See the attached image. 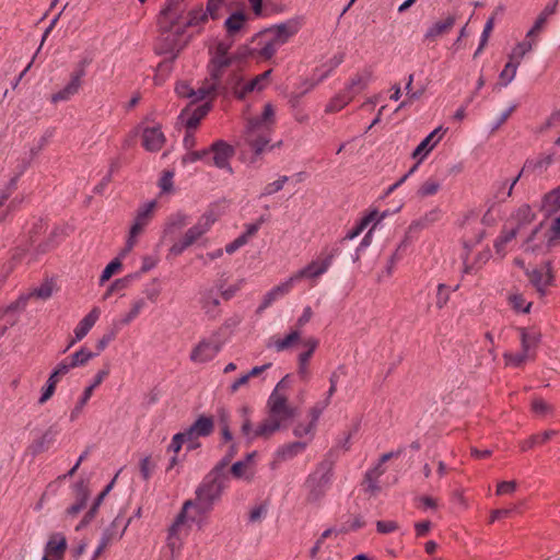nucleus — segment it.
Instances as JSON below:
<instances>
[{
	"mask_svg": "<svg viewBox=\"0 0 560 560\" xmlns=\"http://www.w3.org/2000/svg\"><path fill=\"white\" fill-rule=\"evenodd\" d=\"M73 489L75 492L77 501L86 503L90 497L88 483L84 480H80L74 485Z\"/></svg>",
	"mask_w": 560,
	"mask_h": 560,
	"instance_id": "338daca9",
	"label": "nucleus"
},
{
	"mask_svg": "<svg viewBox=\"0 0 560 560\" xmlns=\"http://www.w3.org/2000/svg\"><path fill=\"white\" fill-rule=\"evenodd\" d=\"M557 431L555 430H546L541 434H534L528 440L521 443V450L526 452L533 448L536 444H542L549 441L551 438L557 435Z\"/></svg>",
	"mask_w": 560,
	"mask_h": 560,
	"instance_id": "58836bf2",
	"label": "nucleus"
},
{
	"mask_svg": "<svg viewBox=\"0 0 560 560\" xmlns=\"http://www.w3.org/2000/svg\"><path fill=\"white\" fill-rule=\"evenodd\" d=\"M529 354L522 350L521 353H504L503 358L506 364H512L514 366H522Z\"/></svg>",
	"mask_w": 560,
	"mask_h": 560,
	"instance_id": "69168bd1",
	"label": "nucleus"
},
{
	"mask_svg": "<svg viewBox=\"0 0 560 560\" xmlns=\"http://www.w3.org/2000/svg\"><path fill=\"white\" fill-rule=\"evenodd\" d=\"M271 70H267L248 82L235 78V82H231L230 86L234 90V94L238 98L245 97L250 92H259L266 89L270 82Z\"/></svg>",
	"mask_w": 560,
	"mask_h": 560,
	"instance_id": "9b49d317",
	"label": "nucleus"
},
{
	"mask_svg": "<svg viewBox=\"0 0 560 560\" xmlns=\"http://www.w3.org/2000/svg\"><path fill=\"white\" fill-rule=\"evenodd\" d=\"M101 311L98 307L94 306L88 315H85L78 326L74 328V335L77 339H83L91 328L95 325L100 317Z\"/></svg>",
	"mask_w": 560,
	"mask_h": 560,
	"instance_id": "bb28decb",
	"label": "nucleus"
},
{
	"mask_svg": "<svg viewBox=\"0 0 560 560\" xmlns=\"http://www.w3.org/2000/svg\"><path fill=\"white\" fill-rule=\"evenodd\" d=\"M187 4L185 0H165L156 19L160 32L158 51L168 55L174 60L187 46L190 36L187 35Z\"/></svg>",
	"mask_w": 560,
	"mask_h": 560,
	"instance_id": "f03ea898",
	"label": "nucleus"
},
{
	"mask_svg": "<svg viewBox=\"0 0 560 560\" xmlns=\"http://www.w3.org/2000/svg\"><path fill=\"white\" fill-rule=\"evenodd\" d=\"M208 13L201 8L191 10L189 12L186 11L187 28L189 26L195 27L205 23L208 20Z\"/></svg>",
	"mask_w": 560,
	"mask_h": 560,
	"instance_id": "de8ad7c7",
	"label": "nucleus"
},
{
	"mask_svg": "<svg viewBox=\"0 0 560 560\" xmlns=\"http://www.w3.org/2000/svg\"><path fill=\"white\" fill-rule=\"evenodd\" d=\"M302 26V20L294 18L285 21L284 23L275 25L267 31V36L272 37L280 46L289 42Z\"/></svg>",
	"mask_w": 560,
	"mask_h": 560,
	"instance_id": "2eb2a0df",
	"label": "nucleus"
},
{
	"mask_svg": "<svg viewBox=\"0 0 560 560\" xmlns=\"http://www.w3.org/2000/svg\"><path fill=\"white\" fill-rule=\"evenodd\" d=\"M165 137L158 126L147 127L142 132V144L145 150L155 152L162 149Z\"/></svg>",
	"mask_w": 560,
	"mask_h": 560,
	"instance_id": "4be33fe9",
	"label": "nucleus"
},
{
	"mask_svg": "<svg viewBox=\"0 0 560 560\" xmlns=\"http://www.w3.org/2000/svg\"><path fill=\"white\" fill-rule=\"evenodd\" d=\"M208 150L209 153L212 152L213 154L212 161L214 166L222 170H228L230 173L232 172V167L230 165V159L234 154V149L232 145L220 140L214 142Z\"/></svg>",
	"mask_w": 560,
	"mask_h": 560,
	"instance_id": "f3484780",
	"label": "nucleus"
},
{
	"mask_svg": "<svg viewBox=\"0 0 560 560\" xmlns=\"http://www.w3.org/2000/svg\"><path fill=\"white\" fill-rule=\"evenodd\" d=\"M345 60V52H337L327 62L316 69L318 73L327 72V77Z\"/></svg>",
	"mask_w": 560,
	"mask_h": 560,
	"instance_id": "8fccbe9b",
	"label": "nucleus"
},
{
	"mask_svg": "<svg viewBox=\"0 0 560 560\" xmlns=\"http://www.w3.org/2000/svg\"><path fill=\"white\" fill-rule=\"evenodd\" d=\"M190 508H195V503L192 502V500L185 501L180 512L178 513L174 523L170 527L171 538L177 534L178 527L185 523L187 518V511Z\"/></svg>",
	"mask_w": 560,
	"mask_h": 560,
	"instance_id": "a18cd8bd",
	"label": "nucleus"
},
{
	"mask_svg": "<svg viewBox=\"0 0 560 560\" xmlns=\"http://www.w3.org/2000/svg\"><path fill=\"white\" fill-rule=\"evenodd\" d=\"M509 303L512 306V308L516 312H522L524 314H527L530 312L532 302H528L525 306V300L522 294L520 293H513L509 296Z\"/></svg>",
	"mask_w": 560,
	"mask_h": 560,
	"instance_id": "864d4df0",
	"label": "nucleus"
},
{
	"mask_svg": "<svg viewBox=\"0 0 560 560\" xmlns=\"http://www.w3.org/2000/svg\"><path fill=\"white\" fill-rule=\"evenodd\" d=\"M491 257L489 248L478 249V247H464L462 254L464 262V272L469 273L481 268Z\"/></svg>",
	"mask_w": 560,
	"mask_h": 560,
	"instance_id": "dca6fc26",
	"label": "nucleus"
},
{
	"mask_svg": "<svg viewBox=\"0 0 560 560\" xmlns=\"http://www.w3.org/2000/svg\"><path fill=\"white\" fill-rule=\"evenodd\" d=\"M156 208V200L147 201L138 208L133 224L128 233L127 245H133L138 241V236L153 219Z\"/></svg>",
	"mask_w": 560,
	"mask_h": 560,
	"instance_id": "1a4fd4ad",
	"label": "nucleus"
},
{
	"mask_svg": "<svg viewBox=\"0 0 560 560\" xmlns=\"http://www.w3.org/2000/svg\"><path fill=\"white\" fill-rule=\"evenodd\" d=\"M521 336L522 350L525 352H529L532 348H536L539 342L541 335L537 331H528L527 328L520 327L517 328Z\"/></svg>",
	"mask_w": 560,
	"mask_h": 560,
	"instance_id": "f704fd0d",
	"label": "nucleus"
},
{
	"mask_svg": "<svg viewBox=\"0 0 560 560\" xmlns=\"http://www.w3.org/2000/svg\"><path fill=\"white\" fill-rule=\"evenodd\" d=\"M214 430V421L212 417L199 416L196 421L187 429L188 435H197L198 438L209 436Z\"/></svg>",
	"mask_w": 560,
	"mask_h": 560,
	"instance_id": "393cba45",
	"label": "nucleus"
},
{
	"mask_svg": "<svg viewBox=\"0 0 560 560\" xmlns=\"http://www.w3.org/2000/svg\"><path fill=\"white\" fill-rule=\"evenodd\" d=\"M210 106L203 104L194 109L192 114L187 118L186 126L188 129H194L198 126L199 121L207 115Z\"/></svg>",
	"mask_w": 560,
	"mask_h": 560,
	"instance_id": "09e8293b",
	"label": "nucleus"
},
{
	"mask_svg": "<svg viewBox=\"0 0 560 560\" xmlns=\"http://www.w3.org/2000/svg\"><path fill=\"white\" fill-rule=\"evenodd\" d=\"M236 453L237 446L235 443H232L225 456L219 463H217L211 470H213L215 474H220L221 476H228L226 467L231 463L232 458L236 455Z\"/></svg>",
	"mask_w": 560,
	"mask_h": 560,
	"instance_id": "79ce46f5",
	"label": "nucleus"
},
{
	"mask_svg": "<svg viewBox=\"0 0 560 560\" xmlns=\"http://www.w3.org/2000/svg\"><path fill=\"white\" fill-rule=\"evenodd\" d=\"M532 411L538 416L552 415L555 408L542 398H534L532 400Z\"/></svg>",
	"mask_w": 560,
	"mask_h": 560,
	"instance_id": "6e6d98bb",
	"label": "nucleus"
},
{
	"mask_svg": "<svg viewBox=\"0 0 560 560\" xmlns=\"http://www.w3.org/2000/svg\"><path fill=\"white\" fill-rule=\"evenodd\" d=\"M70 231H71V228L68 225H61V226L55 228L54 230H51V232L49 234V241L54 242V243L66 242L67 241L66 236L69 234Z\"/></svg>",
	"mask_w": 560,
	"mask_h": 560,
	"instance_id": "e2e57ef3",
	"label": "nucleus"
},
{
	"mask_svg": "<svg viewBox=\"0 0 560 560\" xmlns=\"http://www.w3.org/2000/svg\"><path fill=\"white\" fill-rule=\"evenodd\" d=\"M93 392H91V388H85L83 392L82 397L75 405V407L72 409L70 415V420L73 421L82 411L83 407L88 404L89 399L91 398Z\"/></svg>",
	"mask_w": 560,
	"mask_h": 560,
	"instance_id": "0e129e2a",
	"label": "nucleus"
},
{
	"mask_svg": "<svg viewBox=\"0 0 560 560\" xmlns=\"http://www.w3.org/2000/svg\"><path fill=\"white\" fill-rule=\"evenodd\" d=\"M552 163H553V154L552 153L541 154L535 159L527 160L524 164L522 172L509 185L506 195L508 196L512 195V190H513L515 184L517 183V180L520 179L523 172H525V171L542 172V171H546Z\"/></svg>",
	"mask_w": 560,
	"mask_h": 560,
	"instance_id": "6ab92c4d",
	"label": "nucleus"
},
{
	"mask_svg": "<svg viewBox=\"0 0 560 560\" xmlns=\"http://www.w3.org/2000/svg\"><path fill=\"white\" fill-rule=\"evenodd\" d=\"M247 16L242 11H236L232 13L226 20H225V28L226 32L230 35H235L238 33L246 24Z\"/></svg>",
	"mask_w": 560,
	"mask_h": 560,
	"instance_id": "72a5a7b5",
	"label": "nucleus"
},
{
	"mask_svg": "<svg viewBox=\"0 0 560 560\" xmlns=\"http://www.w3.org/2000/svg\"><path fill=\"white\" fill-rule=\"evenodd\" d=\"M295 282L296 280L292 275L287 281L272 288L269 292L265 294L264 300L258 310L261 311L269 307L272 304V302H275L277 299L288 294L292 290Z\"/></svg>",
	"mask_w": 560,
	"mask_h": 560,
	"instance_id": "b1692460",
	"label": "nucleus"
},
{
	"mask_svg": "<svg viewBox=\"0 0 560 560\" xmlns=\"http://www.w3.org/2000/svg\"><path fill=\"white\" fill-rule=\"evenodd\" d=\"M145 302L143 299L137 300L133 304L131 310L119 320V324L121 326H126L130 324L141 312V310L144 307Z\"/></svg>",
	"mask_w": 560,
	"mask_h": 560,
	"instance_id": "13d9d810",
	"label": "nucleus"
},
{
	"mask_svg": "<svg viewBox=\"0 0 560 560\" xmlns=\"http://www.w3.org/2000/svg\"><path fill=\"white\" fill-rule=\"evenodd\" d=\"M288 180V176H280L277 180L269 183L268 185L265 186L264 190L260 194V197L270 196L280 191Z\"/></svg>",
	"mask_w": 560,
	"mask_h": 560,
	"instance_id": "bf43d9fd",
	"label": "nucleus"
},
{
	"mask_svg": "<svg viewBox=\"0 0 560 560\" xmlns=\"http://www.w3.org/2000/svg\"><path fill=\"white\" fill-rule=\"evenodd\" d=\"M318 343H319L318 339H316L314 337H311V338L306 339L303 342V345L307 348V350L302 352V353H300L299 361H301L302 363H308V361L312 358L314 351L318 347Z\"/></svg>",
	"mask_w": 560,
	"mask_h": 560,
	"instance_id": "052dcab7",
	"label": "nucleus"
},
{
	"mask_svg": "<svg viewBox=\"0 0 560 560\" xmlns=\"http://www.w3.org/2000/svg\"><path fill=\"white\" fill-rule=\"evenodd\" d=\"M518 66L520 65L517 62L509 59L500 73V79L502 80L503 85H508L514 80Z\"/></svg>",
	"mask_w": 560,
	"mask_h": 560,
	"instance_id": "603ef678",
	"label": "nucleus"
},
{
	"mask_svg": "<svg viewBox=\"0 0 560 560\" xmlns=\"http://www.w3.org/2000/svg\"><path fill=\"white\" fill-rule=\"evenodd\" d=\"M81 86V83L69 80V82L60 91L51 95V103L57 104L60 102L69 101L71 97L79 93Z\"/></svg>",
	"mask_w": 560,
	"mask_h": 560,
	"instance_id": "7c9ffc66",
	"label": "nucleus"
},
{
	"mask_svg": "<svg viewBox=\"0 0 560 560\" xmlns=\"http://www.w3.org/2000/svg\"><path fill=\"white\" fill-rule=\"evenodd\" d=\"M190 508H195V503L192 502V500L185 501L180 512L178 513L174 523L170 527L171 538L177 534L178 527L185 523L187 518V511Z\"/></svg>",
	"mask_w": 560,
	"mask_h": 560,
	"instance_id": "c03bdc74",
	"label": "nucleus"
},
{
	"mask_svg": "<svg viewBox=\"0 0 560 560\" xmlns=\"http://www.w3.org/2000/svg\"><path fill=\"white\" fill-rule=\"evenodd\" d=\"M276 124V109L267 103L260 116L249 118L241 138V144L246 145L259 155L270 142Z\"/></svg>",
	"mask_w": 560,
	"mask_h": 560,
	"instance_id": "20e7f679",
	"label": "nucleus"
},
{
	"mask_svg": "<svg viewBox=\"0 0 560 560\" xmlns=\"http://www.w3.org/2000/svg\"><path fill=\"white\" fill-rule=\"evenodd\" d=\"M228 480V476H221L213 470L206 475L197 487L196 498L192 500L198 514H207L212 511L214 503L220 500Z\"/></svg>",
	"mask_w": 560,
	"mask_h": 560,
	"instance_id": "423d86ee",
	"label": "nucleus"
},
{
	"mask_svg": "<svg viewBox=\"0 0 560 560\" xmlns=\"http://www.w3.org/2000/svg\"><path fill=\"white\" fill-rule=\"evenodd\" d=\"M444 130L442 127L435 128L432 132H430L415 149L412 152V158L418 159L419 163L422 162L427 155L435 148V145L441 141Z\"/></svg>",
	"mask_w": 560,
	"mask_h": 560,
	"instance_id": "a211bd4d",
	"label": "nucleus"
},
{
	"mask_svg": "<svg viewBox=\"0 0 560 560\" xmlns=\"http://www.w3.org/2000/svg\"><path fill=\"white\" fill-rule=\"evenodd\" d=\"M98 353H94L86 348H81L79 351L71 354L68 359L72 364L73 369L84 366L90 360L97 357Z\"/></svg>",
	"mask_w": 560,
	"mask_h": 560,
	"instance_id": "ea45409f",
	"label": "nucleus"
},
{
	"mask_svg": "<svg viewBox=\"0 0 560 560\" xmlns=\"http://www.w3.org/2000/svg\"><path fill=\"white\" fill-rule=\"evenodd\" d=\"M100 505L101 504H98L97 502H93L92 506L89 509V511L85 513L81 522L78 524L75 528L77 530H80L81 528L88 526L94 520L98 512Z\"/></svg>",
	"mask_w": 560,
	"mask_h": 560,
	"instance_id": "774afa93",
	"label": "nucleus"
},
{
	"mask_svg": "<svg viewBox=\"0 0 560 560\" xmlns=\"http://www.w3.org/2000/svg\"><path fill=\"white\" fill-rule=\"evenodd\" d=\"M58 434V430L51 425L49 427L45 433L38 439L35 440L31 445V452L33 455H38L45 451H47L51 443H54L56 436Z\"/></svg>",
	"mask_w": 560,
	"mask_h": 560,
	"instance_id": "cd10ccee",
	"label": "nucleus"
},
{
	"mask_svg": "<svg viewBox=\"0 0 560 560\" xmlns=\"http://www.w3.org/2000/svg\"><path fill=\"white\" fill-rule=\"evenodd\" d=\"M288 386L289 375H285L277 384L276 388L272 390L268 398V417L260 424H258L255 430L252 429V420L249 418L250 408L248 406H243L241 408L240 411L243 417L241 432L247 438L248 442H252L258 438L269 439L281 428H285V422L288 420H291L296 416V409L289 406L285 395L280 394V390L285 389Z\"/></svg>",
	"mask_w": 560,
	"mask_h": 560,
	"instance_id": "f257e3e1",
	"label": "nucleus"
},
{
	"mask_svg": "<svg viewBox=\"0 0 560 560\" xmlns=\"http://www.w3.org/2000/svg\"><path fill=\"white\" fill-rule=\"evenodd\" d=\"M557 5H558V0H553L551 2H549L545 8L544 10L541 11V13L538 15V18L536 19L533 27L527 32L526 34V37L527 38H532L533 36H535L536 34H538L542 27L545 26L548 18L552 14L556 13L557 11Z\"/></svg>",
	"mask_w": 560,
	"mask_h": 560,
	"instance_id": "c85d7f7f",
	"label": "nucleus"
},
{
	"mask_svg": "<svg viewBox=\"0 0 560 560\" xmlns=\"http://www.w3.org/2000/svg\"><path fill=\"white\" fill-rule=\"evenodd\" d=\"M535 218V213L528 205H522L511 215L508 224L501 234L502 243L517 242L528 243L534 240V236L541 231H545V225L541 223L539 226L528 229V225Z\"/></svg>",
	"mask_w": 560,
	"mask_h": 560,
	"instance_id": "39448f33",
	"label": "nucleus"
},
{
	"mask_svg": "<svg viewBox=\"0 0 560 560\" xmlns=\"http://www.w3.org/2000/svg\"><path fill=\"white\" fill-rule=\"evenodd\" d=\"M525 273L529 279V282L540 293L545 292V288L550 285L553 280L552 267L550 260H545L539 267L533 270L525 269Z\"/></svg>",
	"mask_w": 560,
	"mask_h": 560,
	"instance_id": "4468645a",
	"label": "nucleus"
},
{
	"mask_svg": "<svg viewBox=\"0 0 560 560\" xmlns=\"http://www.w3.org/2000/svg\"><path fill=\"white\" fill-rule=\"evenodd\" d=\"M545 237L548 243L560 241V217L556 218L545 231Z\"/></svg>",
	"mask_w": 560,
	"mask_h": 560,
	"instance_id": "680f3d73",
	"label": "nucleus"
},
{
	"mask_svg": "<svg viewBox=\"0 0 560 560\" xmlns=\"http://www.w3.org/2000/svg\"><path fill=\"white\" fill-rule=\"evenodd\" d=\"M189 218L184 212H176L171 214L163 229V238L165 241H173L177 237L182 230L188 224Z\"/></svg>",
	"mask_w": 560,
	"mask_h": 560,
	"instance_id": "aec40b11",
	"label": "nucleus"
},
{
	"mask_svg": "<svg viewBox=\"0 0 560 560\" xmlns=\"http://www.w3.org/2000/svg\"><path fill=\"white\" fill-rule=\"evenodd\" d=\"M335 253L332 250H323L320 255L312 260L304 268L300 269L293 277L296 281L302 279H316L327 271L332 262Z\"/></svg>",
	"mask_w": 560,
	"mask_h": 560,
	"instance_id": "9d476101",
	"label": "nucleus"
},
{
	"mask_svg": "<svg viewBox=\"0 0 560 560\" xmlns=\"http://www.w3.org/2000/svg\"><path fill=\"white\" fill-rule=\"evenodd\" d=\"M67 549V539L63 534H52L45 547L43 560H62Z\"/></svg>",
	"mask_w": 560,
	"mask_h": 560,
	"instance_id": "412c9836",
	"label": "nucleus"
},
{
	"mask_svg": "<svg viewBox=\"0 0 560 560\" xmlns=\"http://www.w3.org/2000/svg\"><path fill=\"white\" fill-rule=\"evenodd\" d=\"M456 22L454 15L448 14L442 20L434 22L430 25L424 33V40L434 42L442 35L448 33Z\"/></svg>",
	"mask_w": 560,
	"mask_h": 560,
	"instance_id": "5701e85b",
	"label": "nucleus"
},
{
	"mask_svg": "<svg viewBox=\"0 0 560 560\" xmlns=\"http://www.w3.org/2000/svg\"><path fill=\"white\" fill-rule=\"evenodd\" d=\"M131 247H125L120 255L118 257H116L115 259H113L106 267L105 269L103 270L102 275H101V278H100V281L101 283H104L105 281L109 280L112 278L113 275H115L116 272L119 271V269L121 268V257H125L129 250H130Z\"/></svg>",
	"mask_w": 560,
	"mask_h": 560,
	"instance_id": "4c0bfd02",
	"label": "nucleus"
},
{
	"mask_svg": "<svg viewBox=\"0 0 560 560\" xmlns=\"http://www.w3.org/2000/svg\"><path fill=\"white\" fill-rule=\"evenodd\" d=\"M352 100L353 98L351 94H348L345 90H341L329 100L325 107V112L328 114L338 113L343 109Z\"/></svg>",
	"mask_w": 560,
	"mask_h": 560,
	"instance_id": "2f4dec72",
	"label": "nucleus"
},
{
	"mask_svg": "<svg viewBox=\"0 0 560 560\" xmlns=\"http://www.w3.org/2000/svg\"><path fill=\"white\" fill-rule=\"evenodd\" d=\"M129 523L130 518L124 524L122 517H120V515H117L115 520L112 522V524L103 533L112 534L113 540L119 539L122 537Z\"/></svg>",
	"mask_w": 560,
	"mask_h": 560,
	"instance_id": "a19ab883",
	"label": "nucleus"
},
{
	"mask_svg": "<svg viewBox=\"0 0 560 560\" xmlns=\"http://www.w3.org/2000/svg\"><path fill=\"white\" fill-rule=\"evenodd\" d=\"M306 447L305 442H293L284 445L279 452L278 455L283 459H289L301 453Z\"/></svg>",
	"mask_w": 560,
	"mask_h": 560,
	"instance_id": "49530a36",
	"label": "nucleus"
},
{
	"mask_svg": "<svg viewBox=\"0 0 560 560\" xmlns=\"http://www.w3.org/2000/svg\"><path fill=\"white\" fill-rule=\"evenodd\" d=\"M301 339V332L299 329L292 330L283 339L270 340L267 347H275L278 352H282L291 348L296 341Z\"/></svg>",
	"mask_w": 560,
	"mask_h": 560,
	"instance_id": "473e14b6",
	"label": "nucleus"
},
{
	"mask_svg": "<svg viewBox=\"0 0 560 560\" xmlns=\"http://www.w3.org/2000/svg\"><path fill=\"white\" fill-rule=\"evenodd\" d=\"M327 78V72L318 73L316 70L310 79L303 80L296 91V97H300L310 91H312L317 84L324 81Z\"/></svg>",
	"mask_w": 560,
	"mask_h": 560,
	"instance_id": "c9c22d12",
	"label": "nucleus"
},
{
	"mask_svg": "<svg viewBox=\"0 0 560 560\" xmlns=\"http://www.w3.org/2000/svg\"><path fill=\"white\" fill-rule=\"evenodd\" d=\"M371 78L372 75L370 71L355 73L350 78L348 83L345 85L343 90L348 94H351L352 98H354L357 94L366 89L371 81Z\"/></svg>",
	"mask_w": 560,
	"mask_h": 560,
	"instance_id": "a878e982",
	"label": "nucleus"
},
{
	"mask_svg": "<svg viewBox=\"0 0 560 560\" xmlns=\"http://www.w3.org/2000/svg\"><path fill=\"white\" fill-rule=\"evenodd\" d=\"M540 208L546 215H551L560 210V186L545 195Z\"/></svg>",
	"mask_w": 560,
	"mask_h": 560,
	"instance_id": "c756f323",
	"label": "nucleus"
},
{
	"mask_svg": "<svg viewBox=\"0 0 560 560\" xmlns=\"http://www.w3.org/2000/svg\"><path fill=\"white\" fill-rule=\"evenodd\" d=\"M281 46L270 36L265 35V39L261 42L259 55L265 59H270L275 56Z\"/></svg>",
	"mask_w": 560,
	"mask_h": 560,
	"instance_id": "37998d69",
	"label": "nucleus"
},
{
	"mask_svg": "<svg viewBox=\"0 0 560 560\" xmlns=\"http://www.w3.org/2000/svg\"><path fill=\"white\" fill-rule=\"evenodd\" d=\"M390 215L388 210L380 211L376 208H370L351 228H349L343 236V241H354L359 235L365 232L360 245H370L372 243L373 232L378 228L382 221Z\"/></svg>",
	"mask_w": 560,
	"mask_h": 560,
	"instance_id": "0eeeda50",
	"label": "nucleus"
},
{
	"mask_svg": "<svg viewBox=\"0 0 560 560\" xmlns=\"http://www.w3.org/2000/svg\"><path fill=\"white\" fill-rule=\"evenodd\" d=\"M223 342L218 339H202L191 350L189 359L195 363L211 361L222 349Z\"/></svg>",
	"mask_w": 560,
	"mask_h": 560,
	"instance_id": "ddd939ff",
	"label": "nucleus"
},
{
	"mask_svg": "<svg viewBox=\"0 0 560 560\" xmlns=\"http://www.w3.org/2000/svg\"><path fill=\"white\" fill-rule=\"evenodd\" d=\"M215 221L217 215L214 211H206L198 219V221L186 231L182 245H192L194 243L200 241L202 235L210 230V228L213 225Z\"/></svg>",
	"mask_w": 560,
	"mask_h": 560,
	"instance_id": "f8f14e48",
	"label": "nucleus"
},
{
	"mask_svg": "<svg viewBox=\"0 0 560 560\" xmlns=\"http://www.w3.org/2000/svg\"><path fill=\"white\" fill-rule=\"evenodd\" d=\"M54 288H55L54 281L47 279L40 284V287L34 289L31 292V295L36 296L42 300H47L52 295Z\"/></svg>",
	"mask_w": 560,
	"mask_h": 560,
	"instance_id": "3c124183",
	"label": "nucleus"
},
{
	"mask_svg": "<svg viewBox=\"0 0 560 560\" xmlns=\"http://www.w3.org/2000/svg\"><path fill=\"white\" fill-rule=\"evenodd\" d=\"M534 45H535V42L526 37L525 40L516 44L513 47V49L511 50V52L509 55V59H511L520 65L522 59L525 57V55L528 54L529 51H532V49L534 48Z\"/></svg>",
	"mask_w": 560,
	"mask_h": 560,
	"instance_id": "e433bc0d",
	"label": "nucleus"
},
{
	"mask_svg": "<svg viewBox=\"0 0 560 560\" xmlns=\"http://www.w3.org/2000/svg\"><path fill=\"white\" fill-rule=\"evenodd\" d=\"M262 222L264 218H260L259 221L248 224L245 233L236 237L232 245H245L249 241V236L254 235L259 230Z\"/></svg>",
	"mask_w": 560,
	"mask_h": 560,
	"instance_id": "5fc2aeb1",
	"label": "nucleus"
},
{
	"mask_svg": "<svg viewBox=\"0 0 560 560\" xmlns=\"http://www.w3.org/2000/svg\"><path fill=\"white\" fill-rule=\"evenodd\" d=\"M441 187L440 182L433 178L427 179L418 189L420 197H429L435 195Z\"/></svg>",
	"mask_w": 560,
	"mask_h": 560,
	"instance_id": "4d7b16f0",
	"label": "nucleus"
},
{
	"mask_svg": "<svg viewBox=\"0 0 560 560\" xmlns=\"http://www.w3.org/2000/svg\"><path fill=\"white\" fill-rule=\"evenodd\" d=\"M230 47L228 43H218L212 50L209 63L210 78L197 90L190 88L186 82H179L175 88L177 95L191 98L192 103H195L213 94L219 86V79L233 62V58L229 54Z\"/></svg>",
	"mask_w": 560,
	"mask_h": 560,
	"instance_id": "7ed1b4c3",
	"label": "nucleus"
},
{
	"mask_svg": "<svg viewBox=\"0 0 560 560\" xmlns=\"http://www.w3.org/2000/svg\"><path fill=\"white\" fill-rule=\"evenodd\" d=\"M332 469L334 462L325 458L317 465L315 471L307 477L305 481V487L308 490L306 495L307 503H318L325 497L331 481Z\"/></svg>",
	"mask_w": 560,
	"mask_h": 560,
	"instance_id": "6e6552de",
	"label": "nucleus"
}]
</instances>
